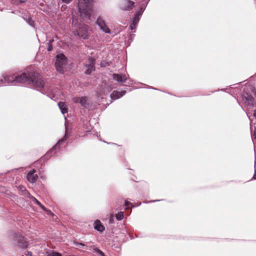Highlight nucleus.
Here are the masks:
<instances>
[{"instance_id":"1","label":"nucleus","mask_w":256,"mask_h":256,"mask_svg":"<svg viewBox=\"0 0 256 256\" xmlns=\"http://www.w3.org/2000/svg\"><path fill=\"white\" fill-rule=\"evenodd\" d=\"M32 73L24 72L20 76L7 75L4 77L5 82L8 84L16 85L18 84H30Z\"/></svg>"},{"instance_id":"2","label":"nucleus","mask_w":256,"mask_h":256,"mask_svg":"<svg viewBox=\"0 0 256 256\" xmlns=\"http://www.w3.org/2000/svg\"><path fill=\"white\" fill-rule=\"evenodd\" d=\"M92 0H79L78 8L82 17L90 18L92 13Z\"/></svg>"},{"instance_id":"3","label":"nucleus","mask_w":256,"mask_h":256,"mask_svg":"<svg viewBox=\"0 0 256 256\" xmlns=\"http://www.w3.org/2000/svg\"><path fill=\"white\" fill-rule=\"evenodd\" d=\"M66 65V58L65 56L62 54H58L55 64L56 70L61 73H64Z\"/></svg>"},{"instance_id":"4","label":"nucleus","mask_w":256,"mask_h":256,"mask_svg":"<svg viewBox=\"0 0 256 256\" xmlns=\"http://www.w3.org/2000/svg\"><path fill=\"white\" fill-rule=\"evenodd\" d=\"M10 238L16 241L22 247L26 248L28 244L24 238L20 233L12 232L9 236Z\"/></svg>"},{"instance_id":"5","label":"nucleus","mask_w":256,"mask_h":256,"mask_svg":"<svg viewBox=\"0 0 256 256\" xmlns=\"http://www.w3.org/2000/svg\"><path fill=\"white\" fill-rule=\"evenodd\" d=\"M89 27L86 24H80L78 28L74 32V34L77 35L84 39L87 38L90 34Z\"/></svg>"},{"instance_id":"6","label":"nucleus","mask_w":256,"mask_h":256,"mask_svg":"<svg viewBox=\"0 0 256 256\" xmlns=\"http://www.w3.org/2000/svg\"><path fill=\"white\" fill-rule=\"evenodd\" d=\"M95 60L92 58H89L88 63L84 66L85 74H90L95 70L94 68Z\"/></svg>"},{"instance_id":"7","label":"nucleus","mask_w":256,"mask_h":256,"mask_svg":"<svg viewBox=\"0 0 256 256\" xmlns=\"http://www.w3.org/2000/svg\"><path fill=\"white\" fill-rule=\"evenodd\" d=\"M30 84H32L38 88H44V82L40 76H39L36 77L33 74Z\"/></svg>"},{"instance_id":"8","label":"nucleus","mask_w":256,"mask_h":256,"mask_svg":"<svg viewBox=\"0 0 256 256\" xmlns=\"http://www.w3.org/2000/svg\"><path fill=\"white\" fill-rule=\"evenodd\" d=\"M72 102L75 104L80 103L84 108L89 104L88 98L86 96L74 97L72 98Z\"/></svg>"},{"instance_id":"9","label":"nucleus","mask_w":256,"mask_h":256,"mask_svg":"<svg viewBox=\"0 0 256 256\" xmlns=\"http://www.w3.org/2000/svg\"><path fill=\"white\" fill-rule=\"evenodd\" d=\"M134 2L130 0H124L122 2L120 8L123 10H130L134 6Z\"/></svg>"},{"instance_id":"10","label":"nucleus","mask_w":256,"mask_h":256,"mask_svg":"<svg viewBox=\"0 0 256 256\" xmlns=\"http://www.w3.org/2000/svg\"><path fill=\"white\" fill-rule=\"evenodd\" d=\"M96 24L103 32L107 34L110 33V31L109 28L106 26L104 20L101 17H98L97 18Z\"/></svg>"},{"instance_id":"11","label":"nucleus","mask_w":256,"mask_h":256,"mask_svg":"<svg viewBox=\"0 0 256 256\" xmlns=\"http://www.w3.org/2000/svg\"><path fill=\"white\" fill-rule=\"evenodd\" d=\"M67 138V136H66V134H65V136H64V138L60 140L58 142L57 144L48 152L46 153V156H52L53 154H54L56 152H55V150L56 149V148H60V144L64 142Z\"/></svg>"},{"instance_id":"12","label":"nucleus","mask_w":256,"mask_h":256,"mask_svg":"<svg viewBox=\"0 0 256 256\" xmlns=\"http://www.w3.org/2000/svg\"><path fill=\"white\" fill-rule=\"evenodd\" d=\"M112 78L118 82H124L128 79V75L126 74H112Z\"/></svg>"},{"instance_id":"13","label":"nucleus","mask_w":256,"mask_h":256,"mask_svg":"<svg viewBox=\"0 0 256 256\" xmlns=\"http://www.w3.org/2000/svg\"><path fill=\"white\" fill-rule=\"evenodd\" d=\"M36 170H32L28 172L27 174V179L31 183L35 182L38 178L37 174H36Z\"/></svg>"},{"instance_id":"14","label":"nucleus","mask_w":256,"mask_h":256,"mask_svg":"<svg viewBox=\"0 0 256 256\" xmlns=\"http://www.w3.org/2000/svg\"><path fill=\"white\" fill-rule=\"evenodd\" d=\"M126 92V90H122L120 92L114 90L110 94V98L112 100H116L122 97L125 94Z\"/></svg>"},{"instance_id":"15","label":"nucleus","mask_w":256,"mask_h":256,"mask_svg":"<svg viewBox=\"0 0 256 256\" xmlns=\"http://www.w3.org/2000/svg\"><path fill=\"white\" fill-rule=\"evenodd\" d=\"M110 90L111 88L110 87L105 86L100 90L99 92L98 93V96L101 97L102 98H103L104 96L110 92Z\"/></svg>"},{"instance_id":"16","label":"nucleus","mask_w":256,"mask_h":256,"mask_svg":"<svg viewBox=\"0 0 256 256\" xmlns=\"http://www.w3.org/2000/svg\"><path fill=\"white\" fill-rule=\"evenodd\" d=\"M94 228L100 232H102L104 230V227L102 224L99 220H96L94 222Z\"/></svg>"},{"instance_id":"17","label":"nucleus","mask_w":256,"mask_h":256,"mask_svg":"<svg viewBox=\"0 0 256 256\" xmlns=\"http://www.w3.org/2000/svg\"><path fill=\"white\" fill-rule=\"evenodd\" d=\"M58 106L62 114L68 112V107L65 102H60L58 104Z\"/></svg>"},{"instance_id":"18","label":"nucleus","mask_w":256,"mask_h":256,"mask_svg":"<svg viewBox=\"0 0 256 256\" xmlns=\"http://www.w3.org/2000/svg\"><path fill=\"white\" fill-rule=\"evenodd\" d=\"M18 189L20 192V194H21L22 195L30 196V194L24 186H20L18 187Z\"/></svg>"},{"instance_id":"19","label":"nucleus","mask_w":256,"mask_h":256,"mask_svg":"<svg viewBox=\"0 0 256 256\" xmlns=\"http://www.w3.org/2000/svg\"><path fill=\"white\" fill-rule=\"evenodd\" d=\"M22 18L30 26L34 27V22L32 20V18L30 17V16L25 14L22 16Z\"/></svg>"},{"instance_id":"20","label":"nucleus","mask_w":256,"mask_h":256,"mask_svg":"<svg viewBox=\"0 0 256 256\" xmlns=\"http://www.w3.org/2000/svg\"><path fill=\"white\" fill-rule=\"evenodd\" d=\"M140 15V12H138L135 14L134 18L132 20L133 24H137V23L138 22L139 20V16Z\"/></svg>"},{"instance_id":"21","label":"nucleus","mask_w":256,"mask_h":256,"mask_svg":"<svg viewBox=\"0 0 256 256\" xmlns=\"http://www.w3.org/2000/svg\"><path fill=\"white\" fill-rule=\"evenodd\" d=\"M116 217L118 220H120L124 218V213L122 212H118L116 215Z\"/></svg>"},{"instance_id":"22","label":"nucleus","mask_w":256,"mask_h":256,"mask_svg":"<svg viewBox=\"0 0 256 256\" xmlns=\"http://www.w3.org/2000/svg\"><path fill=\"white\" fill-rule=\"evenodd\" d=\"M74 244L76 246H78L80 248H84V247H85V245L82 244V243H80V242H75L74 243Z\"/></svg>"},{"instance_id":"23","label":"nucleus","mask_w":256,"mask_h":256,"mask_svg":"<svg viewBox=\"0 0 256 256\" xmlns=\"http://www.w3.org/2000/svg\"><path fill=\"white\" fill-rule=\"evenodd\" d=\"M40 206V208L44 211L46 212H47V214H53L52 212L50 210H46V208L44 206H42V204H41V206Z\"/></svg>"},{"instance_id":"24","label":"nucleus","mask_w":256,"mask_h":256,"mask_svg":"<svg viewBox=\"0 0 256 256\" xmlns=\"http://www.w3.org/2000/svg\"><path fill=\"white\" fill-rule=\"evenodd\" d=\"M56 96H57V94H56L54 93L48 92V97H50L51 99H54V98H55L56 97Z\"/></svg>"},{"instance_id":"25","label":"nucleus","mask_w":256,"mask_h":256,"mask_svg":"<svg viewBox=\"0 0 256 256\" xmlns=\"http://www.w3.org/2000/svg\"><path fill=\"white\" fill-rule=\"evenodd\" d=\"M30 198L37 204H38V206H41V203L38 200L34 197L32 196L30 197Z\"/></svg>"},{"instance_id":"26","label":"nucleus","mask_w":256,"mask_h":256,"mask_svg":"<svg viewBox=\"0 0 256 256\" xmlns=\"http://www.w3.org/2000/svg\"><path fill=\"white\" fill-rule=\"evenodd\" d=\"M124 204L126 208H130V206L132 205V204L130 202L127 201H125Z\"/></svg>"},{"instance_id":"27","label":"nucleus","mask_w":256,"mask_h":256,"mask_svg":"<svg viewBox=\"0 0 256 256\" xmlns=\"http://www.w3.org/2000/svg\"><path fill=\"white\" fill-rule=\"evenodd\" d=\"M136 27V24H133V23H132L130 26V30H135Z\"/></svg>"},{"instance_id":"28","label":"nucleus","mask_w":256,"mask_h":256,"mask_svg":"<svg viewBox=\"0 0 256 256\" xmlns=\"http://www.w3.org/2000/svg\"><path fill=\"white\" fill-rule=\"evenodd\" d=\"M254 166H255L254 174L252 178L256 180V160H255V161H254Z\"/></svg>"},{"instance_id":"29","label":"nucleus","mask_w":256,"mask_h":256,"mask_svg":"<svg viewBox=\"0 0 256 256\" xmlns=\"http://www.w3.org/2000/svg\"><path fill=\"white\" fill-rule=\"evenodd\" d=\"M52 256H62V254L58 252H53L52 253Z\"/></svg>"},{"instance_id":"30","label":"nucleus","mask_w":256,"mask_h":256,"mask_svg":"<svg viewBox=\"0 0 256 256\" xmlns=\"http://www.w3.org/2000/svg\"><path fill=\"white\" fill-rule=\"evenodd\" d=\"M77 23V20L74 18H72V25L76 24Z\"/></svg>"},{"instance_id":"31","label":"nucleus","mask_w":256,"mask_h":256,"mask_svg":"<svg viewBox=\"0 0 256 256\" xmlns=\"http://www.w3.org/2000/svg\"><path fill=\"white\" fill-rule=\"evenodd\" d=\"M98 253L100 254L101 256H104V252H102L100 250H98Z\"/></svg>"},{"instance_id":"32","label":"nucleus","mask_w":256,"mask_h":256,"mask_svg":"<svg viewBox=\"0 0 256 256\" xmlns=\"http://www.w3.org/2000/svg\"><path fill=\"white\" fill-rule=\"evenodd\" d=\"M63 2L68 4L72 0H62Z\"/></svg>"},{"instance_id":"33","label":"nucleus","mask_w":256,"mask_h":256,"mask_svg":"<svg viewBox=\"0 0 256 256\" xmlns=\"http://www.w3.org/2000/svg\"><path fill=\"white\" fill-rule=\"evenodd\" d=\"M52 50V46H48V51H50Z\"/></svg>"},{"instance_id":"34","label":"nucleus","mask_w":256,"mask_h":256,"mask_svg":"<svg viewBox=\"0 0 256 256\" xmlns=\"http://www.w3.org/2000/svg\"><path fill=\"white\" fill-rule=\"evenodd\" d=\"M18 0L20 3H22L26 1V0Z\"/></svg>"},{"instance_id":"35","label":"nucleus","mask_w":256,"mask_h":256,"mask_svg":"<svg viewBox=\"0 0 256 256\" xmlns=\"http://www.w3.org/2000/svg\"><path fill=\"white\" fill-rule=\"evenodd\" d=\"M28 255L30 256H32V254L31 252H28Z\"/></svg>"},{"instance_id":"36","label":"nucleus","mask_w":256,"mask_h":256,"mask_svg":"<svg viewBox=\"0 0 256 256\" xmlns=\"http://www.w3.org/2000/svg\"><path fill=\"white\" fill-rule=\"evenodd\" d=\"M156 200H152V201H151V202H156Z\"/></svg>"},{"instance_id":"37","label":"nucleus","mask_w":256,"mask_h":256,"mask_svg":"<svg viewBox=\"0 0 256 256\" xmlns=\"http://www.w3.org/2000/svg\"><path fill=\"white\" fill-rule=\"evenodd\" d=\"M255 154H256L255 157H256V152H255Z\"/></svg>"}]
</instances>
